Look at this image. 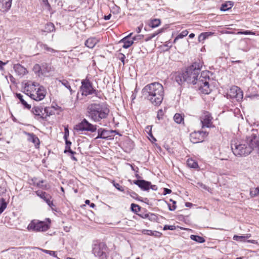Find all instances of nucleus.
Here are the masks:
<instances>
[{"mask_svg":"<svg viewBox=\"0 0 259 259\" xmlns=\"http://www.w3.org/2000/svg\"><path fill=\"white\" fill-rule=\"evenodd\" d=\"M115 133V131L113 130H107L104 128H99L98 130V136L95 138L102 139L105 140L111 139L113 136V134Z\"/></svg>","mask_w":259,"mask_h":259,"instance_id":"f8f14e48","label":"nucleus"},{"mask_svg":"<svg viewBox=\"0 0 259 259\" xmlns=\"http://www.w3.org/2000/svg\"><path fill=\"white\" fill-rule=\"evenodd\" d=\"M161 30H158L156 32H155V33H153L152 34H149L145 38V41H149L150 40L152 39L153 37H154L155 36H156L158 34H159V33L161 32Z\"/></svg>","mask_w":259,"mask_h":259,"instance_id":"72a5a7b5","label":"nucleus"},{"mask_svg":"<svg viewBox=\"0 0 259 259\" xmlns=\"http://www.w3.org/2000/svg\"><path fill=\"white\" fill-rule=\"evenodd\" d=\"M65 140V149L64 150V152L65 153H67L68 149H70V146L71 145V142L70 141H68V140Z\"/></svg>","mask_w":259,"mask_h":259,"instance_id":"e433bc0d","label":"nucleus"},{"mask_svg":"<svg viewBox=\"0 0 259 259\" xmlns=\"http://www.w3.org/2000/svg\"><path fill=\"white\" fill-rule=\"evenodd\" d=\"M74 129L77 132L88 131L93 133L97 130V125H93L84 118L81 122L76 124Z\"/></svg>","mask_w":259,"mask_h":259,"instance_id":"6e6552de","label":"nucleus"},{"mask_svg":"<svg viewBox=\"0 0 259 259\" xmlns=\"http://www.w3.org/2000/svg\"><path fill=\"white\" fill-rule=\"evenodd\" d=\"M161 233L157 231H153V236L156 237H159L161 235Z\"/></svg>","mask_w":259,"mask_h":259,"instance_id":"680f3d73","label":"nucleus"},{"mask_svg":"<svg viewBox=\"0 0 259 259\" xmlns=\"http://www.w3.org/2000/svg\"><path fill=\"white\" fill-rule=\"evenodd\" d=\"M46 95V90L45 88L42 86H40L38 88L37 90L32 93L30 94V97L35 101H41L45 97Z\"/></svg>","mask_w":259,"mask_h":259,"instance_id":"ddd939ff","label":"nucleus"},{"mask_svg":"<svg viewBox=\"0 0 259 259\" xmlns=\"http://www.w3.org/2000/svg\"><path fill=\"white\" fill-rule=\"evenodd\" d=\"M29 136V140L31 141L33 143H34L35 145H38L39 144V140L37 137H36L33 134H28Z\"/></svg>","mask_w":259,"mask_h":259,"instance_id":"cd10ccee","label":"nucleus"},{"mask_svg":"<svg viewBox=\"0 0 259 259\" xmlns=\"http://www.w3.org/2000/svg\"><path fill=\"white\" fill-rule=\"evenodd\" d=\"M163 111L162 110L160 109V110H159L157 112V118L160 120L162 118V117L163 116Z\"/></svg>","mask_w":259,"mask_h":259,"instance_id":"09e8293b","label":"nucleus"},{"mask_svg":"<svg viewBox=\"0 0 259 259\" xmlns=\"http://www.w3.org/2000/svg\"><path fill=\"white\" fill-rule=\"evenodd\" d=\"M114 187L117 189H118L120 191H124V189H123V187L122 186H121L119 184H118V183H114Z\"/></svg>","mask_w":259,"mask_h":259,"instance_id":"8fccbe9b","label":"nucleus"},{"mask_svg":"<svg viewBox=\"0 0 259 259\" xmlns=\"http://www.w3.org/2000/svg\"><path fill=\"white\" fill-rule=\"evenodd\" d=\"M125 58V56L123 54H122V57L120 58V60L123 63V64H125V62H124Z\"/></svg>","mask_w":259,"mask_h":259,"instance_id":"69168bd1","label":"nucleus"},{"mask_svg":"<svg viewBox=\"0 0 259 259\" xmlns=\"http://www.w3.org/2000/svg\"><path fill=\"white\" fill-rule=\"evenodd\" d=\"M7 203L4 198L0 199V214H1L6 208Z\"/></svg>","mask_w":259,"mask_h":259,"instance_id":"2f4dec72","label":"nucleus"},{"mask_svg":"<svg viewBox=\"0 0 259 259\" xmlns=\"http://www.w3.org/2000/svg\"><path fill=\"white\" fill-rule=\"evenodd\" d=\"M32 113L36 116H40L41 118L43 119L44 114L41 113L43 111V108L41 106H34L32 109Z\"/></svg>","mask_w":259,"mask_h":259,"instance_id":"4be33fe9","label":"nucleus"},{"mask_svg":"<svg viewBox=\"0 0 259 259\" xmlns=\"http://www.w3.org/2000/svg\"><path fill=\"white\" fill-rule=\"evenodd\" d=\"M59 107L57 106V107L52 106L51 107H46L44 109V112L46 113L47 115L49 116L50 115L55 114V111L58 109Z\"/></svg>","mask_w":259,"mask_h":259,"instance_id":"b1692460","label":"nucleus"},{"mask_svg":"<svg viewBox=\"0 0 259 259\" xmlns=\"http://www.w3.org/2000/svg\"><path fill=\"white\" fill-rule=\"evenodd\" d=\"M142 27H143V24H141L140 26H139V27H138L136 28V32L138 33H139L141 31V29H142Z\"/></svg>","mask_w":259,"mask_h":259,"instance_id":"052dcab7","label":"nucleus"},{"mask_svg":"<svg viewBox=\"0 0 259 259\" xmlns=\"http://www.w3.org/2000/svg\"><path fill=\"white\" fill-rule=\"evenodd\" d=\"M144 99L148 100L152 105L157 106L162 103L164 92L162 85L157 82L146 85L142 91Z\"/></svg>","mask_w":259,"mask_h":259,"instance_id":"f257e3e1","label":"nucleus"},{"mask_svg":"<svg viewBox=\"0 0 259 259\" xmlns=\"http://www.w3.org/2000/svg\"><path fill=\"white\" fill-rule=\"evenodd\" d=\"M150 188H151L152 190H157V187L156 186V185H152L151 184V186H150Z\"/></svg>","mask_w":259,"mask_h":259,"instance_id":"0e129e2a","label":"nucleus"},{"mask_svg":"<svg viewBox=\"0 0 259 259\" xmlns=\"http://www.w3.org/2000/svg\"><path fill=\"white\" fill-rule=\"evenodd\" d=\"M43 180L39 181L37 183L36 185L38 187L41 188L42 189H46V185H44L42 184L44 183Z\"/></svg>","mask_w":259,"mask_h":259,"instance_id":"de8ad7c7","label":"nucleus"},{"mask_svg":"<svg viewBox=\"0 0 259 259\" xmlns=\"http://www.w3.org/2000/svg\"><path fill=\"white\" fill-rule=\"evenodd\" d=\"M43 48L48 51V52H52V53H55V52H57V51L51 48H50L47 45H43Z\"/></svg>","mask_w":259,"mask_h":259,"instance_id":"37998d69","label":"nucleus"},{"mask_svg":"<svg viewBox=\"0 0 259 259\" xmlns=\"http://www.w3.org/2000/svg\"><path fill=\"white\" fill-rule=\"evenodd\" d=\"M67 152H69L71 155H74L76 153L75 152L72 151L71 148L70 149H68Z\"/></svg>","mask_w":259,"mask_h":259,"instance_id":"338daca9","label":"nucleus"},{"mask_svg":"<svg viewBox=\"0 0 259 259\" xmlns=\"http://www.w3.org/2000/svg\"><path fill=\"white\" fill-rule=\"evenodd\" d=\"M187 164L189 167L194 168V160L193 159H188L187 161Z\"/></svg>","mask_w":259,"mask_h":259,"instance_id":"58836bf2","label":"nucleus"},{"mask_svg":"<svg viewBox=\"0 0 259 259\" xmlns=\"http://www.w3.org/2000/svg\"><path fill=\"white\" fill-rule=\"evenodd\" d=\"M16 97L20 100L22 104H23L25 108L29 109L31 108V105L27 104V102L23 99V96L21 94H16Z\"/></svg>","mask_w":259,"mask_h":259,"instance_id":"c85d7f7f","label":"nucleus"},{"mask_svg":"<svg viewBox=\"0 0 259 259\" xmlns=\"http://www.w3.org/2000/svg\"><path fill=\"white\" fill-rule=\"evenodd\" d=\"M199 119L202 124V128H210L214 127L212 121L213 118L211 114L209 112L206 111H203L199 117Z\"/></svg>","mask_w":259,"mask_h":259,"instance_id":"1a4fd4ad","label":"nucleus"},{"mask_svg":"<svg viewBox=\"0 0 259 259\" xmlns=\"http://www.w3.org/2000/svg\"><path fill=\"white\" fill-rule=\"evenodd\" d=\"M129 194L132 198L136 199H138V195L135 192H129Z\"/></svg>","mask_w":259,"mask_h":259,"instance_id":"603ef678","label":"nucleus"},{"mask_svg":"<svg viewBox=\"0 0 259 259\" xmlns=\"http://www.w3.org/2000/svg\"><path fill=\"white\" fill-rule=\"evenodd\" d=\"M13 69L19 76H22L27 73L26 69L20 64L14 65Z\"/></svg>","mask_w":259,"mask_h":259,"instance_id":"6ab92c4d","label":"nucleus"},{"mask_svg":"<svg viewBox=\"0 0 259 259\" xmlns=\"http://www.w3.org/2000/svg\"><path fill=\"white\" fill-rule=\"evenodd\" d=\"M87 110L88 117L96 122L107 118L109 113V109L103 103L92 104L88 106Z\"/></svg>","mask_w":259,"mask_h":259,"instance_id":"7ed1b4c3","label":"nucleus"},{"mask_svg":"<svg viewBox=\"0 0 259 259\" xmlns=\"http://www.w3.org/2000/svg\"><path fill=\"white\" fill-rule=\"evenodd\" d=\"M192 205H193V204H192V203H189V202H187V203H186V206L187 207H190V206H192Z\"/></svg>","mask_w":259,"mask_h":259,"instance_id":"774afa93","label":"nucleus"},{"mask_svg":"<svg viewBox=\"0 0 259 259\" xmlns=\"http://www.w3.org/2000/svg\"><path fill=\"white\" fill-rule=\"evenodd\" d=\"M205 241V240L203 237L195 235V242L201 243L204 242Z\"/></svg>","mask_w":259,"mask_h":259,"instance_id":"ea45409f","label":"nucleus"},{"mask_svg":"<svg viewBox=\"0 0 259 259\" xmlns=\"http://www.w3.org/2000/svg\"><path fill=\"white\" fill-rule=\"evenodd\" d=\"M199 62H195V88H198V91L199 93L204 95L209 94L211 90L209 88V80H210L208 71H202L200 73L198 71H200L203 66V62L198 59Z\"/></svg>","mask_w":259,"mask_h":259,"instance_id":"f03ea898","label":"nucleus"},{"mask_svg":"<svg viewBox=\"0 0 259 259\" xmlns=\"http://www.w3.org/2000/svg\"><path fill=\"white\" fill-rule=\"evenodd\" d=\"M69 132L67 127H65L64 129V140H68V138L69 137Z\"/></svg>","mask_w":259,"mask_h":259,"instance_id":"49530a36","label":"nucleus"},{"mask_svg":"<svg viewBox=\"0 0 259 259\" xmlns=\"http://www.w3.org/2000/svg\"><path fill=\"white\" fill-rule=\"evenodd\" d=\"M8 63V61L7 62H3V61L0 60V70H4L3 66L6 65Z\"/></svg>","mask_w":259,"mask_h":259,"instance_id":"13d9d810","label":"nucleus"},{"mask_svg":"<svg viewBox=\"0 0 259 259\" xmlns=\"http://www.w3.org/2000/svg\"><path fill=\"white\" fill-rule=\"evenodd\" d=\"M48 223L44 221H40L38 220H33L31 221L27 226L29 231L34 232H44L47 231L49 228V224L51 223L50 219H47Z\"/></svg>","mask_w":259,"mask_h":259,"instance_id":"423d86ee","label":"nucleus"},{"mask_svg":"<svg viewBox=\"0 0 259 259\" xmlns=\"http://www.w3.org/2000/svg\"><path fill=\"white\" fill-rule=\"evenodd\" d=\"M249 237L250 236H248V235H247L246 236L235 235L233 236V239L236 241H244L245 238H249Z\"/></svg>","mask_w":259,"mask_h":259,"instance_id":"f704fd0d","label":"nucleus"},{"mask_svg":"<svg viewBox=\"0 0 259 259\" xmlns=\"http://www.w3.org/2000/svg\"><path fill=\"white\" fill-rule=\"evenodd\" d=\"M42 251L45 253L49 254L50 255H52V256H53L55 257L57 256L56 252L54 251L48 250H46V249H43Z\"/></svg>","mask_w":259,"mask_h":259,"instance_id":"79ce46f5","label":"nucleus"},{"mask_svg":"<svg viewBox=\"0 0 259 259\" xmlns=\"http://www.w3.org/2000/svg\"><path fill=\"white\" fill-rule=\"evenodd\" d=\"M36 193L38 196L42 199L48 204L52 210H55L54 207L55 205L54 204L53 201L50 200L51 196L50 195L48 194L45 192L41 191H37Z\"/></svg>","mask_w":259,"mask_h":259,"instance_id":"4468645a","label":"nucleus"},{"mask_svg":"<svg viewBox=\"0 0 259 259\" xmlns=\"http://www.w3.org/2000/svg\"><path fill=\"white\" fill-rule=\"evenodd\" d=\"M12 0H0V11L7 12L11 7Z\"/></svg>","mask_w":259,"mask_h":259,"instance_id":"f3484780","label":"nucleus"},{"mask_svg":"<svg viewBox=\"0 0 259 259\" xmlns=\"http://www.w3.org/2000/svg\"><path fill=\"white\" fill-rule=\"evenodd\" d=\"M131 209L134 212H138L140 210V207L137 204L132 203L131 204Z\"/></svg>","mask_w":259,"mask_h":259,"instance_id":"c9c22d12","label":"nucleus"},{"mask_svg":"<svg viewBox=\"0 0 259 259\" xmlns=\"http://www.w3.org/2000/svg\"><path fill=\"white\" fill-rule=\"evenodd\" d=\"M55 30V26L52 23H48L44 27V29L42 31L47 33L53 32Z\"/></svg>","mask_w":259,"mask_h":259,"instance_id":"393cba45","label":"nucleus"},{"mask_svg":"<svg viewBox=\"0 0 259 259\" xmlns=\"http://www.w3.org/2000/svg\"><path fill=\"white\" fill-rule=\"evenodd\" d=\"M198 186L201 187V188H202L203 189H205V190H208V189H207V187L205 185L203 184L202 183H198L197 187H198Z\"/></svg>","mask_w":259,"mask_h":259,"instance_id":"6e6d98bb","label":"nucleus"},{"mask_svg":"<svg viewBox=\"0 0 259 259\" xmlns=\"http://www.w3.org/2000/svg\"><path fill=\"white\" fill-rule=\"evenodd\" d=\"M41 64V75L46 76L55 71V68L50 63H42Z\"/></svg>","mask_w":259,"mask_h":259,"instance_id":"dca6fc26","label":"nucleus"},{"mask_svg":"<svg viewBox=\"0 0 259 259\" xmlns=\"http://www.w3.org/2000/svg\"><path fill=\"white\" fill-rule=\"evenodd\" d=\"M106 244L103 242L95 244L93 248V252L96 256L104 259L106 257Z\"/></svg>","mask_w":259,"mask_h":259,"instance_id":"9d476101","label":"nucleus"},{"mask_svg":"<svg viewBox=\"0 0 259 259\" xmlns=\"http://www.w3.org/2000/svg\"><path fill=\"white\" fill-rule=\"evenodd\" d=\"M214 33L212 32H205L201 33L198 37V40L200 42H203L204 41L210 36L213 35Z\"/></svg>","mask_w":259,"mask_h":259,"instance_id":"5701e85b","label":"nucleus"},{"mask_svg":"<svg viewBox=\"0 0 259 259\" xmlns=\"http://www.w3.org/2000/svg\"><path fill=\"white\" fill-rule=\"evenodd\" d=\"M111 14H109L108 15H105L104 16V19L105 20H109L110 18H111Z\"/></svg>","mask_w":259,"mask_h":259,"instance_id":"e2e57ef3","label":"nucleus"},{"mask_svg":"<svg viewBox=\"0 0 259 259\" xmlns=\"http://www.w3.org/2000/svg\"><path fill=\"white\" fill-rule=\"evenodd\" d=\"M143 233L145 234H146L148 235L153 236V231H152L151 230H144Z\"/></svg>","mask_w":259,"mask_h":259,"instance_id":"864d4df0","label":"nucleus"},{"mask_svg":"<svg viewBox=\"0 0 259 259\" xmlns=\"http://www.w3.org/2000/svg\"><path fill=\"white\" fill-rule=\"evenodd\" d=\"M247 142L245 140H232L231 147L233 153L236 156H246L251 153L250 147H248Z\"/></svg>","mask_w":259,"mask_h":259,"instance_id":"20e7f679","label":"nucleus"},{"mask_svg":"<svg viewBox=\"0 0 259 259\" xmlns=\"http://www.w3.org/2000/svg\"><path fill=\"white\" fill-rule=\"evenodd\" d=\"M188 33V32L186 30L182 31L178 36L175 38V41L178 38H183V37L186 36Z\"/></svg>","mask_w":259,"mask_h":259,"instance_id":"c03bdc74","label":"nucleus"},{"mask_svg":"<svg viewBox=\"0 0 259 259\" xmlns=\"http://www.w3.org/2000/svg\"><path fill=\"white\" fill-rule=\"evenodd\" d=\"M33 71L39 76L41 75V64H35L33 67Z\"/></svg>","mask_w":259,"mask_h":259,"instance_id":"7c9ffc66","label":"nucleus"},{"mask_svg":"<svg viewBox=\"0 0 259 259\" xmlns=\"http://www.w3.org/2000/svg\"><path fill=\"white\" fill-rule=\"evenodd\" d=\"M208 133L206 132L198 131H195V143L203 142L207 136Z\"/></svg>","mask_w":259,"mask_h":259,"instance_id":"a211bd4d","label":"nucleus"},{"mask_svg":"<svg viewBox=\"0 0 259 259\" xmlns=\"http://www.w3.org/2000/svg\"><path fill=\"white\" fill-rule=\"evenodd\" d=\"M174 120L176 123L180 124L184 122V116L180 113H176L174 116Z\"/></svg>","mask_w":259,"mask_h":259,"instance_id":"a878e982","label":"nucleus"},{"mask_svg":"<svg viewBox=\"0 0 259 259\" xmlns=\"http://www.w3.org/2000/svg\"><path fill=\"white\" fill-rule=\"evenodd\" d=\"M231 99H235L238 101L243 98V93L240 89L237 86L232 87L228 94Z\"/></svg>","mask_w":259,"mask_h":259,"instance_id":"9b49d317","label":"nucleus"},{"mask_svg":"<svg viewBox=\"0 0 259 259\" xmlns=\"http://www.w3.org/2000/svg\"><path fill=\"white\" fill-rule=\"evenodd\" d=\"M133 183L140 187L142 190L148 191L150 189L151 183L144 180H134Z\"/></svg>","mask_w":259,"mask_h":259,"instance_id":"2eb2a0df","label":"nucleus"},{"mask_svg":"<svg viewBox=\"0 0 259 259\" xmlns=\"http://www.w3.org/2000/svg\"><path fill=\"white\" fill-rule=\"evenodd\" d=\"M232 7L233 4L231 2H228L222 5L220 10L222 11H226L230 9Z\"/></svg>","mask_w":259,"mask_h":259,"instance_id":"bb28decb","label":"nucleus"},{"mask_svg":"<svg viewBox=\"0 0 259 259\" xmlns=\"http://www.w3.org/2000/svg\"><path fill=\"white\" fill-rule=\"evenodd\" d=\"M60 82H61L62 84L67 89L70 88V84L67 80L63 79L62 80H60Z\"/></svg>","mask_w":259,"mask_h":259,"instance_id":"a19ab883","label":"nucleus"},{"mask_svg":"<svg viewBox=\"0 0 259 259\" xmlns=\"http://www.w3.org/2000/svg\"><path fill=\"white\" fill-rule=\"evenodd\" d=\"M100 39L93 37L89 38L85 42V45L90 49L93 48L95 45L99 42Z\"/></svg>","mask_w":259,"mask_h":259,"instance_id":"aec40b11","label":"nucleus"},{"mask_svg":"<svg viewBox=\"0 0 259 259\" xmlns=\"http://www.w3.org/2000/svg\"><path fill=\"white\" fill-rule=\"evenodd\" d=\"M132 33H131L129 35L121 39V42L123 43L122 46L123 48L127 49L131 47L134 43L133 40L130 39V37L132 36Z\"/></svg>","mask_w":259,"mask_h":259,"instance_id":"412c9836","label":"nucleus"},{"mask_svg":"<svg viewBox=\"0 0 259 259\" xmlns=\"http://www.w3.org/2000/svg\"><path fill=\"white\" fill-rule=\"evenodd\" d=\"M171 192V190L168 188H164L163 195H166L170 194Z\"/></svg>","mask_w":259,"mask_h":259,"instance_id":"4d7b16f0","label":"nucleus"},{"mask_svg":"<svg viewBox=\"0 0 259 259\" xmlns=\"http://www.w3.org/2000/svg\"><path fill=\"white\" fill-rule=\"evenodd\" d=\"M81 83L80 91L82 96H87L93 94L97 96L98 91L93 88L92 83L88 79L82 80Z\"/></svg>","mask_w":259,"mask_h":259,"instance_id":"0eeeda50","label":"nucleus"},{"mask_svg":"<svg viewBox=\"0 0 259 259\" xmlns=\"http://www.w3.org/2000/svg\"><path fill=\"white\" fill-rule=\"evenodd\" d=\"M175 80L180 85L184 82L194 84V67L193 64L188 67L186 70L176 75Z\"/></svg>","mask_w":259,"mask_h":259,"instance_id":"39448f33","label":"nucleus"},{"mask_svg":"<svg viewBox=\"0 0 259 259\" xmlns=\"http://www.w3.org/2000/svg\"><path fill=\"white\" fill-rule=\"evenodd\" d=\"M250 195L252 197H255L259 195V187L251 188L250 191Z\"/></svg>","mask_w":259,"mask_h":259,"instance_id":"473e14b6","label":"nucleus"},{"mask_svg":"<svg viewBox=\"0 0 259 259\" xmlns=\"http://www.w3.org/2000/svg\"><path fill=\"white\" fill-rule=\"evenodd\" d=\"M143 37V35H137L135 36H134L132 40H140Z\"/></svg>","mask_w":259,"mask_h":259,"instance_id":"5fc2aeb1","label":"nucleus"},{"mask_svg":"<svg viewBox=\"0 0 259 259\" xmlns=\"http://www.w3.org/2000/svg\"><path fill=\"white\" fill-rule=\"evenodd\" d=\"M157 217L155 214L153 213H149L148 219L150 221H154L156 220Z\"/></svg>","mask_w":259,"mask_h":259,"instance_id":"3c124183","label":"nucleus"},{"mask_svg":"<svg viewBox=\"0 0 259 259\" xmlns=\"http://www.w3.org/2000/svg\"><path fill=\"white\" fill-rule=\"evenodd\" d=\"M176 229V227L173 225H165L163 227L164 230H174Z\"/></svg>","mask_w":259,"mask_h":259,"instance_id":"a18cd8bd","label":"nucleus"},{"mask_svg":"<svg viewBox=\"0 0 259 259\" xmlns=\"http://www.w3.org/2000/svg\"><path fill=\"white\" fill-rule=\"evenodd\" d=\"M161 21L159 19H154L151 20L149 26L152 28H155L159 26L160 24Z\"/></svg>","mask_w":259,"mask_h":259,"instance_id":"c756f323","label":"nucleus"},{"mask_svg":"<svg viewBox=\"0 0 259 259\" xmlns=\"http://www.w3.org/2000/svg\"><path fill=\"white\" fill-rule=\"evenodd\" d=\"M237 34H245V35H248V34L254 35L255 34V32L251 31H249V30H245V31H238Z\"/></svg>","mask_w":259,"mask_h":259,"instance_id":"4c0bfd02","label":"nucleus"},{"mask_svg":"<svg viewBox=\"0 0 259 259\" xmlns=\"http://www.w3.org/2000/svg\"><path fill=\"white\" fill-rule=\"evenodd\" d=\"M168 207H169V210L174 211L176 208V205L173 204L172 206H171L170 204H168Z\"/></svg>","mask_w":259,"mask_h":259,"instance_id":"bf43d9fd","label":"nucleus"}]
</instances>
